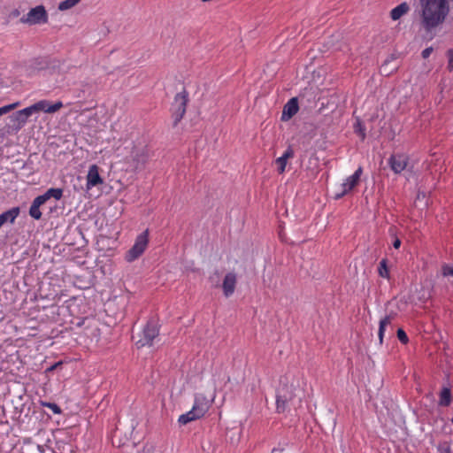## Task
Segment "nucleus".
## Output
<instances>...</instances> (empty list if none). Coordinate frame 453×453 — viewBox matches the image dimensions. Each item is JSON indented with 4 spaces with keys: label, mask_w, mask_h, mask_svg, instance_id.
I'll list each match as a JSON object with an SVG mask.
<instances>
[{
    "label": "nucleus",
    "mask_w": 453,
    "mask_h": 453,
    "mask_svg": "<svg viewBox=\"0 0 453 453\" xmlns=\"http://www.w3.org/2000/svg\"><path fill=\"white\" fill-rule=\"evenodd\" d=\"M449 63L448 69L449 71L453 70V49L448 50Z\"/></svg>",
    "instance_id": "7c9ffc66"
},
{
    "label": "nucleus",
    "mask_w": 453,
    "mask_h": 453,
    "mask_svg": "<svg viewBox=\"0 0 453 453\" xmlns=\"http://www.w3.org/2000/svg\"><path fill=\"white\" fill-rule=\"evenodd\" d=\"M50 408L55 412V413H59L60 412V409L59 407L55 404V403H50L49 404Z\"/></svg>",
    "instance_id": "473e14b6"
},
{
    "label": "nucleus",
    "mask_w": 453,
    "mask_h": 453,
    "mask_svg": "<svg viewBox=\"0 0 453 453\" xmlns=\"http://www.w3.org/2000/svg\"><path fill=\"white\" fill-rule=\"evenodd\" d=\"M237 283V277L236 274L234 273H228L225 275L223 283H222V288L223 293L226 297L231 296L236 287Z\"/></svg>",
    "instance_id": "f8f14e48"
},
{
    "label": "nucleus",
    "mask_w": 453,
    "mask_h": 453,
    "mask_svg": "<svg viewBox=\"0 0 453 453\" xmlns=\"http://www.w3.org/2000/svg\"><path fill=\"white\" fill-rule=\"evenodd\" d=\"M451 422L453 423V418L451 419Z\"/></svg>",
    "instance_id": "4c0bfd02"
},
{
    "label": "nucleus",
    "mask_w": 453,
    "mask_h": 453,
    "mask_svg": "<svg viewBox=\"0 0 453 453\" xmlns=\"http://www.w3.org/2000/svg\"><path fill=\"white\" fill-rule=\"evenodd\" d=\"M295 157L294 150L291 146H288L284 153L275 160L277 165V171L280 174L286 171L288 161Z\"/></svg>",
    "instance_id": "ddd939ff"
},
{
    "label": "nucleus",
    "mask_w": 453,
    "mask_h": 453,
    "mask_svg": "<svg viewBox=\"0 0 453 453\" xmlns=\"http://www.w3.org/2000/svg\"><path fill=\"white\" fill-rule=\"evenodd\" d=\"M201 417L196 413V411H195L194 408L192 407V409L188 411L187 413L185 414H182L179 417V423L181 424V425H186L191 421H194L196 419H198L200 418Z\"/></svg>",
    "instance_id": "aec40b11"
},
{
    "label": "nucleus",
    "mask_w": 453,
    "mask_h": 453,
    "mask_svg": "<svg viewBox=\"0 0 453 453\" xmlns=\"http://www.w3.org/2000/svg\"><path fill=\"white\" fill-rule=\"evenodd\" d=\"M149 243V230L146 229L141 234H139L132 248L126 253L125 259L127 262H134L140 257L145 251Z\"/></svg>",
    "instance_id": "39448f33"
},
{
    "label": "nucleus",
    "mask_w": 453,
    "mask_h": 453,
    "mask_svg": "<svg viewBox=\"0 0 453 453\" xmlns=\"http://www.w3.org/2000/svg\"><path fill=\"white\" fill-rule=\"evenodd\" d=\"M12 118L19 123V127H23L27 121L24 116L19 115V111L13 114Z\"/></svg>",
    "instance_id": "c756f323"
},
{
    "label": "nucleus",
    "mask_w": 453,
    "mask_h": 453,
    "mask_svg": "<svg viewBox=\"0 0 453 453\" xmlns=\"http://www.w3.org/2000/svg\"><path fill=\"white\" fill-rule=\"evenodd\" d=\"M34 104L36 107L35 109L37 112L43 111L46 113H55L63 107L61 101L50 104L48 100H40Z\"/></svg>",
    "instance_id": "9b49d317"
},
{
    "label": "nucleus",
    "mask_w": 453,
    "mask_h": 453,
    "mask_svg": "<svg viewBox=\"0 0 453 453\" xmlns=\"http://www.w3.org/2000/svg\"><path fill=\"white\" fill-rule=\"evenodd\" d=\"M362 173V168L358 167V169L349 177L343 183H342L334 192V198L340 199L348 192H349L358 182L360 179V175Z\"/></svg>",
    "instance_id": "6e6552de"
},
{
    "label": "nucleus",
    "mask_w": 453,
    "mask_h": 453,
    "mask_svg": "<svg viewBox=\"0 0 453 453\" xmlns=\"http://www.w3.org/2000/svg\"><path fill=\"white\" fill-rule=\"evenodd\" d=\"M378 273L380 277L388 279L389 278V270L388 266V259L383 258L379 265Z\"/></svg>",
    "instance_id": "4be33fe9"
},
{
    "label": "nucleus",
    "mask_w": 453,
    "mask_h": 453,
    "mask_svg": "<svg viewBox=\"0 0 453 453\" xmlns=\"http://www.w3.org/2000/svg\"><path fill=\"white\" fill-rule=\"evenodd\" d=\"M409 11H410L409 4L406 2H403L391 10L390 17L393 20H397L402 16L406 14Z\"/></svg>",
    "instance_id": "a211bd4d"
},
{
    "label": "nucleus",
    "mask_w": 453,
    "mask_h": 453,
    "mask_svg": "<svg viewBox=\"0 0 453 453\" xmlns=\"http://www.w3.org/2000/svg\"><path fill=\"white\" fill-rule=\"evenodd\" d=\"M35 108V104H32L31 106L19 111V115L22 117L24 116L27 119L33 113L37 112Z\"/></svg>",
    "instance_id": "393cba45"
},
{
    "label": "nucleus",
    "mask_w": 453,
    "mask_h": 453,
    "mask_svg": "<svg viewBox=\"0 0 453 453\" xmlns=\"http://www.w3.org/2000/svg\"><path fill=\"white\" fill-rule=\"evenodd\" d=\"M300 392L299 384L288 375L280 378V386L277 389L276 409L278 412L285 411L288 404L297 396Z\"/></svg>",
    "instance_id": "f03ea898"
},
{
    "label": "nucleus",
    "mask_w": 453,
    "mask_h": 453,
    "mask_svg": "<svg viewBox=\"0 0 453 453\" xmlns=\"http://www.w3.org/2000/svg\"><path fill=\"white\" fill-rule=\"evenodd\" d=\"M150 157V150L146 146H133L130 156L126 158V161L134 171H137L144 168Z\"/></svg>",
    "instance_id": "20e7f679"
},
{
    "label": "nucleus",
    "mask_w": 453,
    "mask_h": 453,
    "mask_svg": "<svg viewBox=\"0 0 453 453\" xmlns=\"http://www.w3.org/2000/svg\"><path fill=\"white\" fill-rule=\"evenodd\" d=\"M441 273L443 276H453V265H443Z\"/></svg>",
    "instance_id": "cd10ccee"
},
{
    "label": "nucleus",
    "mask_w": 453,
    "mask_h": 453,
    "mask_svg": "<svg viewBox=\"0 0 453 453\" xmlns=\"http://www.w3.org/2000/svg\"><path fill=\"white\" fill-rule=\"evenodd\" d=\"M44 204L43 199H42L39 196L34 199L32 204L29 208V215L38 220L42 218V212L40 211V207Z\"/></svg>",
    "instance_id": "f3484780"
},
{
    "label": "nucleus",
    "mask_w": 453,
    "mask_h": 453,
    "mask_svg": "<svg viewBox=\"0 0 453 453\" xmlns=\"http://www.w3.org/2000/svg\"><path fill=\"white\" fill-rule=\"evenodd\" d=\"M81 1V0H64L59 3L58 10L62 12L67 11L77 5Z\"/></svg>",
    "instance_id": "b1692460"
},
{
    "label": "nucleus",
    "mask_w": 453,
    "mask_h": 453,
    "mask_svg": "<svg viewBox=\"0 0 453 453\" xmlns=\"http://www.w3.org/2000/svg\"><path fill=\"white\" fill-rule=\"evenodd\" d=\"M438 451L440 453H452L449 442H448V441L440 442L438 445Z\"/></svg>",
    "instance_id": "bb28decb"
},
{
    "label": "nucleus",
    "mask_w": 453,
    "mask_h": 453,
    "mask_svg": "<svg viewBox=\"0 0 453 453\" xmlns=\"http://www.w3.org/2000/svg\"><path fill=\"white\" fill-rule=\"evenodd\" d=\"M151 448H143L142 449V453H151Z\"/></svg>",
    "instance_id": "e433bc0d"
},
{
    "label": "nucleus",
    "mask_w": 453,
    "mask_h": 453,
    "mask_svg": "<svg viewBox=\"0 0 453 453\" xmlns=\"http://www.w3.org/2000/svg\"><path fill=\"white\" fill-rule=\"evenodd\" d=\"M298 110L299 106L297 99L296 97L291 98L283 108L281 119L288 120L297 113Z\"/></svg>",
    "instance_id": "2eb2a0df"
},
{
    "label": "nucleus",
    "mask_w": 453,
    "mask_h": 453,
    "mask_svg": "<svg viewBox=\"0 0 453 453\" xmlns=\"http://www.w3.org/2000/svg\"><path fill=\"white\" fill-rule=\"evenodd\" d=\"M390 322H391V319H390V317H388V316H386L384 319H382L380 321V327H379V331H378V336H379L380 343H382L385 328H386L387 326L390 325Z\"/></svg>",
    "instance_id": "5701e85b"
},
{
    "label": "nucleus",
    "mask_w": 453,
    "mask_h": 453,
    "mask_svg": "<svg viewBox=\"0 0 453 453\" xmlns=\"http://www.w3.org/2000/svg\"><path fill=\"white\" fill-rule=\"evenodd\" d=\"M103 183V179L101 178L99 172H98V166L96 165H92L89 169L87 175V188H91L93 187H96L99 184Z\"/></svg>",
    "instance_id": "4468645a"
},
{
    "label": "nucleus",
    "mask_w": 453,
    "mask_h": 453,
    "mask_svg": "<svg viewBox=\"0 0 453 453\" xmlns=\"http://www.w3.org/2000/svg\"><path fill=\"white\" fill-rule=\"evenodd\" d=\"M432 52H433V48H432V47H428V48H426V49L422 51L421 55H422V57H423L424 58H428V57L430 56V54H431Z\"/></svg>",
    "instance_id": "2f4dec72"
},
{
    "label": "nucleus",
    "mask_w": 453,
    "mask_h": 453,
    "mask_svg": "<svg viewBox=\"0 0 453 453\" xmlns=\"http://www.w3.org/2000/svg\"><path fill=\"white\" fill-rule=\"evenodd\" d=\"M396 334H397V338L399 339V341L402 343L406 344L408 342L409 339H408V336H407V334H406V333L404 332L403 329L399 328L397 330Z\"/></svg>",
    "instance_id": "c85d7f7f"
},
{
    "label": "nucleus",
    "mask_w": 453,
    "mask_h": 453,
    "mask_svg": "<svg viewBox=\"0 0 453 453\" xmlns=\"http://www.w3.org/2000/svg\"><path fill=\"white\" fill-rule=\"evenodd\" d=\"M421 2L423 25L426 30H431L444 21L449 12L447 0H426L425 4L423 0Z\"/></svg>",
    "instance_id": "f257e3e1"
},
{
    "label": "nucleus",
    "mask_w": 453,
    "mask_h": 453,
    "mask_svg": "<svg viewBox=\"0 0 453 453\" xmlns=\"http://www.w3.org/2000/svg\"><path fill=\"white\" fill-rule=\"evenodd\" d=\"M46 446L34 441L31 438H24L20 453H44Z\"/></svg>",
    "instance_id": "9d476101"
},
{
    "label": "nucleus",
    "mask_w": 453,
    "mask_h": 453,
    "mask_svg": "<svg viewBox=\"0 0 453 453\" xmlns=\"http://www.w3.org/2000/svg\"><path fill=\"white\" fill-rule=\"evenodd\" d=\"M214 401V395L211 399H208L203 394H196L195 396V402L193 408L195 411L202 418L205 415V413L211 408L212 403Z\"/></svg>",
    "instance_id": "1a4fd4ad"
},
{
    "label": "nucleus",
    "mask_w": 453,
    "mask_h": 453,
    "mask_svg": "<svg viewBox=\"0 0 453 453\" xmlns=\"http://www.w3.org/2000/svg\"><path fill=\"white\" fill-rule=\"evenodd\" d=\"M393 246H394L395 249H399L400 246H401L400 239L395 238V241L393 242Z\"/></svg>",
    "instance_id": "72a5a7b5"
},
{
    "label": "nucleus",
    "mask_w": 453,
    "mask_h": 453,
    "mask_svg": "<svg viewBox=\"0 0 453 453\" xmlns=\"http://www.w3.org/2000/svg\"><path fill=\"white\" fill-rule=\"evenodd\" d=\"M48 13L43 5H37L20 18V22L27 25L45 24L48 22Z\"/></svg>",
    "instance_id": "423d86ee"
},
{
    "label": "nucleus",
    "mask_w": 453,
    "mask_h": 453,
    "mask_svg": "<svg viewBox=\"0 0 453 453\" xmlns=\"http://www.w3.org/2000/svg\"><path fill=\"white\" fill-rule=\"evenodd\" d=\"M39 196L43 199L44 203L51 197L55 198L56 200H60L63 196V189L51 188L48 189L43 195Z\"/></svg>",
    "instance_id": "6ab92c4d"
},
{
    "label": "nucleus",
    "mask_w": 453,
    "mask_h": 453,
    "mask_svg": "<svg viewBox=\"0 0 453 453\" xmlns=\"http://www.w3.org/2000/svg\"><path fill=\"white\" fill-rule=\"evenodd\" d=\"M391 169L395 173H401L407 165V158L404 155H393L389 159Z\"/></svg>",
    "instance_id": "dca6fc26"
},
{
    "label": "nucleus",
    "mask_w": 453,
    "mask_h": 453,
    "mask_svg": "<svg viewBox=\"0 0 453 453\" xmlns=\"http://www.w3.org/2000/svg\"><path fill=\"white\" fill-rule=\"evenodd\" d=\"M358 132L360 133V135L362 136V139H365V128L359 127Z\"/></svg>",
    "instance_id": "c9c22d12"
},
{
    "label": "nucleus",
    "mask_w": 453,
    "mask_h": 453,
    "mask_svg": "<svg viewBox=\"0 0 453 453\" xmlns=\"http://www.w3.org/2000/svg\"><path fill=\"white\" fill-rule=\"evenodd\" d=\"M61 364H62L61 362H58V363H56V364L52 365L50 367H49V368L47 369V372H52V371H54V370H55L58 366H59Z\"/></svg>",
    "instance_id": "f704fd0d"
},
{
    "label": "nucleus",
    "mask_w": 453,
    "mask_h": 453,
    "mask_svg": "<svg viewBox=\"0 0 453 453\" xmlns=\"http://www.w3.org/2000/svg\"><path fill=\"white\" fill-rule=\"evenodd\" d=\"M19 105V102L4 105L3 107H0V116L8 113L9 111L16 109Z\"/></svg>",
    "instance_id": "a878e982"
},
{
    "label": "nucleus",
    "mask_w": 453,
    "mask_h": 453,
    "mask_svg": "<svg viewBox=\"0 0 453 453\" xmlns=\"http://www.w3.org/2000/svg\"><path fill=\"white\" fill-rule=\"evenodd\" d=\"M188 101V93L185 88L175 95L172 104V117L174 127H176L185 116Z\"/></svg>",
    "instance_id": "7ed1b4c3"
},
{
    "label": "nucleus",
    "mask_w": 453,
    "mask_h": 453,
    "mask_svg": "<svg viewBox=\"0 0 453 453\" xmlns=\"http://www.w3.org/2000/svg\"><path fill=\"white\" fill-rule=\"evenodd\" d=\"M451 403V392L449 388L444 387L440 392L439 405L447 407Z\"/></svg>",
    "instance_id": "412c9836"
},
{
    "label": "nucleus",
    "mask_w": 453,
    "mask_h": 453,
    "mask_svg": "<svg viewBox=\"0 0 453 453\" xmlns=\"http://www.w3.org/2000/svg\"><path fill=\"white\" fill-rule=\"evenodd\" d=\"M159 334V328L157 323L149 321L143 328L140 339L136 342L137 348H142L145 346H151L153 341L157 337Z\"/></svg>",
    "instance_id": "0eeeda50"
}]
</instances>
